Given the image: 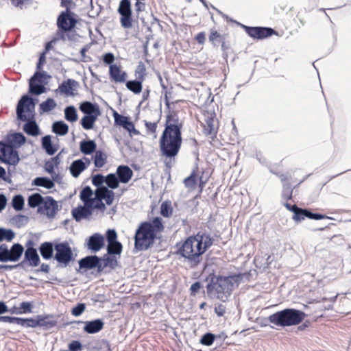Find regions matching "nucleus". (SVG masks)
Returning <instances> with one entry per match:
<instances>
[{
    "label": "nucleus",
    "mask_w": 351,
    "mask_h": 351,
    "mask_svg": "<svg viewBox=\"0 0 351 351\" xmlns=\"http://www.w3.org/2000/svg\"><path fill=\"white\" fill-rule=\"evenodd\" d=\"M182 124L178 115L169 112L166 117L165 130L160 136L159 145L162 156L172 158L176 157L181 148Z\"/></svg>",
    "instance_id": "1"
},
{
    "label": "nucleus",
    "mask_w": 351,
    "mask_h": 351,
    "mask_svg": "<svg viewBox=\"0 0 351 351\" xmlns=\"http://www.w3.org/2000/svg\"><path fill=\"white\" fill-rule=\"evenodd\" d=\"M208 279L206 287L208 297L226 302L241 282V270L238 268L236 271H229L226 275H210Z\"/></svg>",
    "instance_id": "2"
},
{
    "label": "nucleus",
    "mask_w": 351,
    "mask_h": 351,
    "mask_svg": "<svg viewBox=\"0 0 351 351\" xmlns=\"http://www.w3.org/2000/svg\"><path fill=\"white\" fill-rule=\"evenodd\" d=\"M164 228L162 219L160 217H154L151 221L141 222L134 237V250L140 252L151 248L157 238V234L162 232Z\"/></svg>",
    "instance_id": "3"
},
{
    "label": "nucleus",
    "mask_w": 351,
    "mask_h": 351,
    "mask_svg": "<svg viewBox=\"0 0 351 351\" xmlns=\"http://www.w3.org/2000/svg\"><path fill=\"white\" fill-rule=\"evenodd\" d=\"M27 138L25 135L16 132L7 134L5 139L1 141L2 145L1 150L5 156L4 163L16 166L20 161L18 148H20L26 143Z\"/></svg>",
    "instance_id": "4"
},
{
    "label": "nucleus",
    "mask_w": 351,
    "mask_h": 351,
    "mask_svg": "<svg viewBox=\"0 0 351 351\" xmlns=\"http://www.w3.org/2000/svg\"><path fill=\"white\" fill-rule=\"evenodd\" d=\"M306 317L305 313L295 308H285L268 317L270 323L278 326H291L298 325Z\"/></svg>",
    "instance_id": "5"
},
{
    "label": "nucleus",
    "mask_w": 351,
    "mask_h": 351,
    "mask_svg": "<svg viewBox=\"0 0 351 351\" xmlns=\"http://www.w3.org/2000/svg\"><path fill=\"white\" fill-rule=\"evenodd\" d=\"M178 254L184 258L187 264L191 268L197 267L202 261V250H199L194 235L190 236L182 243L178 248Z\"/></svg>",
    "instance_id": "6"
},
{
    "label": "nucleus",
    "mask_w": 351,
    "mask_h": 351,
    "mask_svg": "<svg viewBox=\"0 0 351 351\" xmlns=\"http://www.w3.org/2000/svg\"><path fill=\"white\" fill-rule=\"evenodd\" d=\"M38 99L32 98L27 94L21 96L18 101L16 107V114L18 121L27 120L25 114H32V117L36 115L35 106L38 102Z\"/></svg>",
    "instance_id": "7"
},
{
    "label": "nucleus",
    "mask_w": 351,
    "mask_h": 351,
    "mask_svg": "<svg viewBox=\"0 0 351 351\" xmlns=\"http://www.w3.org/2000/svg\"><path fill=\"white\" fill-rule=\"evenodd\" d=\"M55 251L53 258L60 267H67L74 260L72 249L67 241L55 243Z\"/></svg>",
    "instance_id": "8"
},
{
    "label": "nucleus",
    "mask_w": 351,
    "mask_h": 351,
    "mask_svg": "<svg viewBox=\"0 0 351 351\" xmlns=\"http://www.w3.org/2000/svg\"><path fill=\"white\" fill-rule=\"evenodd\" d=\"M24 252V247L19 243H14L10 248L8 245L1 243L0 245V262H17Z\"/></svg>",
    "instance_id": "9"
},
{
    "label": "nucleus",
    "mask_w": 351,
    "mask_h": 351,
    "mask_svg": "<svg viewBox=\"0 0 351 351\" xmlns=\"http://www.w3.org/2000/svg\"><path fill=\"white\" fill-rule=\"evenodd\" d=\"M78 22L77 16L72 11H62L57 17L56 25L57 31L62 34L72 29H75Z\"/></svg>",
    "instance_id": "10"
},
{
    "label": "nucleus",
    "mask_w": 351,
    "mask_h": 351,
    "mask_svg": "<svg viewBox=\"0 0 351 351\" xmlns=\"http://www.w3.org/2000/svg\"><path fill=\"white\" fill-rule=\"evenodd\" d=\"M117 12L120 15V23L124 29H130L133 25L132 10L130 0H121Z\"/></svg>",
    "instance_id": "11"
},
{
    "label": "nucleus",
    "mask_w": 351,
    "mask_h": 351,
    "mask_svg": "<svg viewBox=\"0 0 351 351\" xmlns=\"http://www.w3.org/2000/svg\"><path fill=\"white\" fill-rule=\"evenodd\" d=\"M243 29H245L249 36L258 40L267 38L276 34V31L271 27H249L243 24Z\"/></svg>",
    "instance_id": "12"
},
{
    "label": "nucleus",
    "mask_w": 351,
    "mask_h": 351,
    "mask_svg": "<svg viewBox=\"0 0 351 351\" xmlns=\"http://www.w3.org/2000/svg\"><path fill=\"white\" fill-rule=\"evenodd\" d=\"M305 218L310 219L320 220L323 219H333L330 217H328L321 213H314L308 208H302L298 206L296 210L293 212L292 219L295 222H300L304 220Z\"/></svg>",
    "instance_id": "13"
},
{
    "label": "nucleus",
    "mask_w": 351,
    "mask_h": 351,
    "mask_svg": "<svg viewBox=\"0 0 351 351\" xmlns=\"http://www.w3.org/2000/svg\"><path fill=\"white\" fill-rule=\"evenodd\" d=\"M101 258L97 255H89L81 258L78 261L79 267L85 271L96 269L97 272H102Z\"/></svg>",
    "instance_id": "14"
},
{
    "label": "nucleus",
    "mask_w": 351,
    "mask_h": 351,
    "mask_svg": "<svg viewBox=\"0 0 351 351\" xmlns=\"http://www.w3.org/2000/svg\"><path fill=\"white\" fill-rule=\"evenodd\" d=\"M105 245V238L101 234L96 232L88 237L84 243V246L92 252L96 253L100 251Z\"/></svg>",
    "instance_id": "15"
},
{
    "label": "nucleus",
    "mask_w": 351,
    "mask_h": 351,
    "mask_svg": "<svg viewBox=\"0 0 351 351\" xmlns=\"http://www.w3.org/2000/svg\"><path fill=\"white\" fill-rule=\"evenodd\" d=\"M58 210V205L57 202L51 196H47L42 204L39 206L38 211L45 213L49 218H53Z\"/></svg>",
    "instance_id": "16"
},
{
    "label": "nucleus",
    "mask_w": 351,
    "mask_h": 351,
    "mask_svg": "<svg viewBox=\"0 0 351 351\" xmlns=\"http://www.w3.org/2000/svg\"><path fill=\"white\" fill-rule=\"evenodd\" d=\"M23 253L24 258L20 263H19V265H20L21 268H25L26 265L29 267H37L40 265V258L36 249H26L25 250H24Z\"/></svg>",
    "instance_id": "17"
},
{
    "label": "nucleus",
    "mask_w": 351,
    "mask_h": 351,
    "mask_svg": "<svg viewBox=\"0 0 351 351\" xmlns=\"http://www.w3.org/2000/svg\"><path fill=\"white\" fill-rule=\"evenodd\" d=\"M194 237L196 239V244L199 245V250H202L203 254L213 245L215 241L214 237L206 230L198 232Z\"/></svg>",
    "instance_id": "18"
},
{
    "label": "nucleus",
    "mask_w": 351,
    "mask_h": 351,
    "mask_svg": "<svg viewBox=\"0 0 351 351\" xmlns=\"http://www.w3.org/2000/svg\"><path fill=\"white\" fill-rule=\"evenodd\" d=\"M215 117L214 112H206L204 114V122L202 123L203 127L204 134L206 136H215L217 132V129L215 125Z\"/></svg>",
    "instance_id": "19"
},
{
    "label": "nucleus",
    "mask_w": 351,
    "mask_h": 351,
    "mask_svg": "<svg viewBox=\"0 0 351 351\" xmlns=\"http://www.w3.org/2000/svg\"><path fill=\"white\" fill-rule=\"evenodd\" d=\"M25 115L27 119L22 121L23 122H25L23 127V131L29 136H38L40 134V129L36 121L35 116H33L32 118V114H25Z\"/></svg>",
    "instance_id": "20"
},
{
    "label": "nucleus",
    "mask_w": 351,
    "mask_h": 351,
    "mask_svg": "<svg viewBox=\"0 0 351 351\" xmlns=\"http://www.w3.org/2000/svg\"><path fill=\"white\" fill-rule=\"evenodd\" d=\"M78 324H84V331L87 334H95L100 332L104 326V322L101 319H95L90 321H78Z\"/></svg>",
    "instance_id": "21"
},
{
    "label": "nucleus",
    "mask_w": 351,
    "mask_h": 351,
    "mask_svg": "<svg viewBox=\"0 0 351 351\" xmlns=\"http://www.w3.org/2000/svg\"><path fill=\"white\" fill-rule=\"evenodd\" d=\"M79 109L84 114V115L98 117L101 114V110L99 105L97 103H93L89 101L81 102Z\"/></svg>",
    "instance_id": "22"
},
{
    "label": "nucleus",
    "mask_w": 351,
    "mask_h": 351,
    "mask_svg": "<svg viewBox=\"0 0 351 351\" xmlns=\"http://www.w3.org/2000/svg\"><path fill=\"white\" fill-rule=\"evenodd\" d=\"M71 214L73 219L79 222L83 219H88L93 213L88 204H85L84 206L79 205L77 207L73 208Z\"/></svg>",
    "instance_id": "23"
},
{
    "label": "nucleus",
    "mask_w": 351,
    "mask_h": 351,
    "mask_svg": "<svg viewBox=\"0 0 351 351\" xmlns=\"http://www.w3.org/2000/svg\"><path fill=\"white\" fill-rule=\"evenodd\" d=\"M109 75L111 80L116 83L125 82L127 77L126 72L121 71V66L117 64L109 66Z\"/></svg>",
    "instance_id": "24"
},
{
    "label": "nucleus",
    "mask_w": 351,
    "mask_h": 351,
    "mask_svg": "<svg viewBox=\"0 0 351 351\" xmlns=\"http://www.w3.org/2000/svg\"><path fill=\"white\" fill-rule=\"evenodd\" d=\"M79 86V83L75 80L67 79L64 80L58 87L60 93L68 96L74 95L73 91Z\"/></svg>",
    "instance_id": "25"
},
{
    "label": "nucleus",
    "mask_w": 351,
    "mask_h": 351,
    "mask_svg": "<svg viewBox=\"0 0 351 351\" xmlns=\"http://www.w3.org/2000/svg\"><path fill=\"white\" fill-rule=\"evenodd\" d=\"M115 174L121 183L126 184L133 176V171L128 165H121L117 168Z\"/></svg>",
    "instance_id": "26"
},
{
    "label": "nucleus",
    "mask_w": 351,
    "mask_h": 351,
    "mask_svg": "<svg viewBox=\"0 0 351 351\" xmlns=\"http://www.w3.org/2000/svg\"><path fill=\"white\" fill-rule=\"evenodd\" d=\"M55 242L45 241L40 244L38 250L43 258L49 260L54 256Z\"/></svg>",
    "instance_id": "27"
},
{
    "label": "nucleus",
    "mask_w": 351,
    "mask_h": 351,
    "mask_svg": "<svg viewBox=\"0 0 351 351\" xmlns=\"http://www.w3.org/2000/svg\"><path fill=\"white\" fill-rule=\"evenodd\" d=\"M54 315H38L39 327L43 330H50L57 325V321L54 319Z\"/></svg>",
    "instance_id": "28"
},
{
    "label": "nucleus",
    "mask_w": 351,
    "mask_h": 351,
    "mask_svg": "<svg viewBox=\"0 0 351 351\" xmlns=\"http://www.w3.org/2000/svg\"><path fill=\"white\" fill-rule=\"evenodd\" d=\"M97 144L94 140L84 139L80 143V150L84 155H90L97 151Z\"/></svg>",
    "instance_id": "29"
},
{
    "label": "nucleus",
    "mask_w": 351,
    "mask_h": 351,
    "mask_svg": "<svg viewBox=\"0 0 351 351\" xmlns=\"http://www.w3.org/2000/svg\"><path fill=\"white\" fill-rule=\"evenodd\" d=\"M101 258V265L102 271L106 267H110L111 269H114L118 265L117 258L114 255L105 254Z\"/></svg>",
    "instance_id": "30"
},
{
    "label": "nucleus",
    "mask_w": 351,
    "mask_h": 351,
    "mask_svg": "<svg viewBox=\"0 0 351 351\" xmlns=\"http://www.w3.org/2000/svg\"><path fill=\"white\" fill-rule=\"evenodd\" d=\"M47 82H36L34 78L29 80V93L34 95H40L46 90L45 85Z\"/></svg>",
    "instance_id": "31"
},
{
    "label": "nucleus",
    "mask_w": 351,
    "mask_h": 351,
    "mask_svg": "<svg viewBox=\"0 0 351 351\" xmlns=\"http://www.w3.org/2000/svg\"><path fill=\"white\" fill-rule=\"evenodd\" d=\"M41 146L45 152L49 155H53L58 150V147L51 141V135H45L41 138Z\"/></svg>",
    "instance_id": "32"
},
{
    "label": "nucleus",
    "mask_w": 351,
    "mask_h": 351,
    "mask_svg": "<svg viewBox=\"0 0 351 351\" xmlns=\"http://www.w3.org/2000/svg\"><path fill=\"white\" fill-rule=\"evenodd\" d=\"M20 325L24 328H36L39 327V319L38 315L35 317H29V318H23L19 317L16 318V324Z\"/></svg>",
    "instance_id": "33"
},
{
    "label": "nucleus",
    "mask_w": 351,
    "mask_h": 351,
    "mask_svg": "<svg viewBox=\"0 0 351 351\" xmlns=\"http://www.w3.org/2000/svg\"><path fill=\"white\" fill-rule=\"evenodd\" d=\"M282 182L283 189L282 192V198L285 200H289L292 198L293 189L289 182L287 181V177L284 174L278 175Z\"/></svg>",
    "instance_id": "34"
},
{
    "label": "nucleus",
    "mask_w": 351,
    "mask_h": 351,
    "mask_svg": "<svg viewBox=\"0 0 351 351\" xmlns=\"http://www.w3.org/2000/svg\"><path fill=\"white\" fill-rule=\"evenodd\" d=\"M86 169V166L84 165L82 160H75L72 162L69 167L71 174L74 178H77Z\"/></svg>",
    "instance_id": "35"
},
{
    "label": "nucleus",
    "mask_w": 351,
    "mask_h": 351,
    "mask_svg": "<svg viewBox=\"0 0 351 351\" xmlns=\"http://www.w3.org/2000/svg\"><path fill=\"white\" fill-rule=\"evenodd\" d=\"M51 130L58 136H64L69 132V125L63 121H56L53 123Z\"/></svg>",
    "instance_id": "36"
},
{
    "label": "nucleus",
    "mask_w": 351,
    "mask_h": 351,
    "mask_svg": "<svg viewBox=\"0 0 351 351\" xmlns=\"http://www.w3.org/2000/svg\"><path fill=\"white\" fill-rule=\"evenodd\" d=\"M32 185L36 186H41L47 189H51L54 187L55 184L53 183V180L48 177L40 176L36 177L32 181Z\"/></svg>",
    "instance_id": "37"
},
{
    "label": "nucleus",
    "mask_w": 351,
    "mask_h": 351,
    "mask_svg": "<svg viewBox=\"0 0 351 351\" xmlns=\"http://www.w3.org/2000/svg\"><path fill=\"white\" fill-rule=\"evenodd\" d=\"M56 36H57L58 40H61L62 41L69 40L72 42L77 41L79 37V34L76 32L75 29L63 32L62 34L59 32H56Z\"/></svg>",
    "instance_id": "38"
},
{
    "label": "nucleus",
    "mask_w": 351,
    "mask_h": 351,
    "mask_svg": "<svg viewBox=\"0 0 351 351\" xmlns=\"http://www.w3.org/2000/svg\"><path fill=\"white\" fill-rule=\"evenodd\" d=\"M44 199L45 197H43L40 193H34L28 197L27 204L30 208H35L38 207V209L39 206H42Z\"/></svg>",
    "instance_id": "39"
},
{
    "label": "nucleus",
    "mask_w": 351,
    "mask_h": 351,
    "mask_svg": "<svg viewBox=\"0 0 351 351\" xmlns=\"http://www.w3.org/2000/svg\"><path fill=\"white\" fill-rule=\"evenodd\" d=\"M143 81L136 79L128 80L125 83L127 88L134 94H139L142 91Z\"/></svg>",
    "instance_id": "40"
},
{
    "label": "nucleus",
    "mask_w": 351,
    "mask_h": 351,
    "mask_svg": "<svg viewBox=\"0 0 351 351\" xmlns=\"http://www.w3.org/2000/svg\"><path fill=\"white\" fill-rule=\"evenodd\" d=\"M106 250L109 254L120 256L123 251V245L119 241L110 243L106 246Z\"/></svg>",
    "instance_id": "41"
},
{
    "label": "nucleus",
    "mask_w": 351,
    "mask_h": 351,
    "mask_svg": "<svg viewBox=\"0 0 351 351\" xmlns=\"http://www.w3.org/2000/svg\"><path fill=\"white\" fill-rule=\"evenodd\" d=\"M64 119L69 122H75L78 119L77 110L74 106H68L64 110Z\"/></svg>",
    "instance_id": "42"
},
{
    "label": "nucleus",
    "mask_w": 351,
    "mask_h": 351,
    "mask_svg": "<svg viewBox=\"0 0 351 351\" xmlns=\"http://www.w3.org/2000/svg\"><path fill=\"white\" fill-rule=\"evenodd\" d=\"M60 153L45 162V169L49 174L54 173V168L60 163Z\"/></svg>",
    "instance_id": "43"
},
{
    "label": "nucleus",
    "mask_w": 351,
    "mask_h": 351,
    "mask_svg": "<svg viewBox=\"0 0 351 351\" xmlns=\"http://www.w3.org/2000/svg\"><path fill=\"white\" fill-rule=\"evenodd\" d=\"M93 159L95 167L97 168H101L106 163L107 156L102 151L97 150L95 152Z\"/></svg>",
    "instance_id": "44"
},
{
    "label": "nucleus",
    "mask_w": 351,
    "mask_h": 351,
    "mask_svg": "<svg viewBox=\"0 0 351 351\" xmlns=\"http://www.w3.org/2000/svg\"><path fill=\"white\" fill-rule=\"evenodd\" d=\"M105 183L106 184V187H108V189H111L110 190H113L119 187L120 181L115 173H110L106 176Z\"/></svg>",
    "instance_id": "45"
},
{
    "label": "nucleus",
    "mask_w": 351,
    "mask_h": 351,
    "mask_svg": "<svg viewBox=\"0 0 351 351\" xmlns=\"http://www.w3.org/2000/svg\"><path fill=\"white\" fill-rule=\"evenodd\" d=\"M97 117L84 115L81 119L80 124L84 130H92L94 128L95 123L97 120Z\"/></svg>",
    "instance_id": "46"
},
{
    "label": "nucleus",
    "mask_w": 351,
    "mask_h": 351,
    "mask_svg": "<svg viewBox=\"0 0 351 351\" xmlns=\"http://www.w3.org/2000/svg\"><path fill=\"white\" fill-rule=\"evenodd\" d=\"M15 232L12 229L0 227V242L6 241L10 242L15 237Z\"/></svg>",
    "instance_id": "47"
},
{
    "label": "nucleus",
    "mask_w": 351,
    "mask_h": 351,
    "mask_svg": "<svg viewBox=\"0 0 351 351\" xmlns=\"http://www.w3.org/2000/svg\"><path fill=\"white\" fill-rule=\"evenodd\" d=\"M93 194L92 189L89 186H84L80 191V197L84 204H88Z\"/></svg>",
    "instance_id": "48"
},
{
    "label": "nucleus",
    "mask_w": 351,
    "mask_h": 351,
    "mask_svg": "<svg viewBox=\"0 0 351 351\" xmlns=\"http://www.w3.org/2000/svg\"><path fill=\"white\" fill-rule=\"evenodd\" d=\"M28 221L29 218L27 216L21 214L16 215L11 219L12 223L18 228L25 226L28 223Z\"/></svg>",
    "instance_id": "49"
},
{
    "label": "nucleus",
    "mask_w": 351,
    "mask_h": 351,
    "mask_svg": "<svg viewBox=\"0 0 351 351\" xmlns=\"http://www.w3.org/2000/svg\"><path fill=\"white\" fill-rule=\"evenodd\" d=\"M56 102L53 98H47L40 104V110L42 112H48L56 106Z\"/></svg>",
    "instance_id": "50"
},
{
    "label": "nucleus",
    "mask_w": 351,
    "mask_h": 351,
    "mask_svg": "<svg viewBox=\"0 0 351 351\" xmlns=\"http://www.w3.org/2000/svg\"><path fill=\"white\" fill-rule=\"evenodd\" d=\"M12 206L16 211H21L23 209L25 199L23 195L19 194L13 197L12 199Z\"/></svg>",
    "instance_id": "51"
},
{
    "label": "nucleus",
    "mask_w": 351,
    "mask_h": 351,
    "mask_svg": "<svg viewBox=\"0 0 351 351\" xmlns=\"http://www.w3.org/2000/svg\"><path fill=\"white\" fill-rule=\"evenodd\" d=\"M89 207L91 208V210L93 211L94 208H97L101 211H104L106 208L105 204L102 201L101 197H94L90 199V202L88 204Z\"/></svg>",
    "instance_id": "52"
},
{
    "label": "nucleus",
    "mask_w": 351,
    "mask_h": 351,
    "mask_svg": "<svg viewBox=\"0 0 351 351\" xmlns=\"http://www.w3.org/2000/svg\"><path fill=\"white\" fill-rule=\"evenodd\" d=\"M106 176H104L101 173H97L92 176V184L97 187L100 191L104 190L105 187L103 184L105 183Z\"/></svg>",
    "instance_id": "53"
},
{
    "label": "nucleus",
    "mask_w": 351,
    "mask_h": 351,
    "mask_svg": "<svg viewBox=\"0 0 351 351\" xmlns=\"http://www.w3.org/2000/svg\"><path fill=\"white\" fill-rule=\"evenodd\" d=\"M102 199H105L107 205H111L114 201V193L112 190L108 189V187H104V190L101 191Z\"/></svg>",
    "instance_id": "54"
},
{
    "label": "nucleus",
    "mask_w": 351,
    "mask_h": 351,
    "mask_svg": "<svg viewBox=\"0 0 351 351\" xmlns=\"http://www.w3.org/2000/svg\"><path fill=\"white\" fill-rule=\"evenodd\" d=\"M31 78H34V80L38 82L47 83V80L51 78V76L47 73L46 71H38L34 73V74L31 77Z\"/></svg>",
    "instance_id": "55"
},
{
    "label": "nucleus",
    "mask_w": 351,
    "mask_h": 351,
    "mask_svg": "<svg viewBox=\"0 0 351 351\" xmlns=\"http://www.w3.org/2000/svg\"><path fill=\"white\" fill-rule=\"evenodd\" d=\"M215 339V335L214 334L206 332L202 336L199 342L204 346H210L213 343Z\"/></svg>",
    "instance_id": "56"
},
{
    "label": "nucleus",
    "mask_w": 351,
    "mask_h": 351,
    "mask_svg": "<svg viewBox=\"0 0 351 351\" xmlns=\"http://www.w3.org/2000/svg\"><path fill=\"white\" fill-rule=\"evenodd\" d=\"M209 40L214 46H219L221 43H223V38L217 31H212L209 35Z\"/></svg>",
    "instance_id": "57"
},
{
    "label": "nucleus",
    "mask_w": 351,
    "mask_h": 351,
    "mask_svg": "<svg viewBox=\"0 0 351 351\" xmlns=\"http://www.w3.org/2000/svg\"><path fill=\"white\" fill-rule=\"evenodd\" d=\"M173 208L168 202H164L160 206V215L165 217H169L171 215Z\"/></svg>",
    "instance_id": "58"
},
{
    "label": "nucleus",
    "mask_w": 351,
    "mask_h": 351,
    "mask_svg": "<svg viewBox=\"0 0 351 351\" xmlns=\"http://www.w3.org/2000/svg\"><path fill=\"white\" fill-rule=\"evenodd\" d=\"M146 68L145 65L143 62H139L135 70V75L136 79L141 81H144V77L145 75Z\"/></svg>",
    "instance_id": "59"
},
{
    "label": "nucleus",
    "mask_w": 351,
    "mask_h": 351,
    "mask_svg": "<svg viewBox=\"0 0 351 351\" xmlns=\"http://www.w3.org/2000/svg\"><path fill=\"white\" fill-rule=\"evenodd\" d=\"M117 233L114 229H108L106 232L104 238L108 243L117 241Z\"/></svg>",
    "instance_id": "60"
},
{
    "label": "nucleus",
    "mask_w": 351,
    "mask_h": 351,
    "mask_svg": "<svg viewBox=\"0 0 351 351\" xmlns=\"http://www.w3.org/2000/svg\"><path fill=\"white\" fill-rule=\"evenodd\" d=\"M113 117L114 119V123L116 125H118L121 127H123V125L128 121L130 119L129 117L123 116L119 114L117 112L114 111L113 113Z\"/></svg>",
    "instance_id": "61"
},
{
    "label": "nucleus",
    "mask_w": 351,
    "mask_h": 351,
    "mask_svg": "<svg viewBox=\"0 0 351 351\" xmlns=\"http://www.w3.org/2000/svg\"><path fill=\"white\" fill-rule=\"evenodd\" d=\"M86 309V304L84 303H77L71 309V314L73 316L78 317L81 315Z\"/></svg>",
    "instance_id": "62"
},
{
    "label": "nucleus",
    "mask_w": 351,
    "mask_h": 351,
    "mask_svg": "<svg viewBox=\"0 0 351 351\" xmlns=\"http://www.w3.org/2000/svg\"><path fill=\"white\" fill-rule=\"evenodd\" d=\"M19 307L22 314L30 313L32 312L33 304L32 302H22Z\"/></svg>",
    "instance_id": "63"
},
{
    "label": "nucleus",
    "mask_w": 351,
    "mask_h": 351,
    "mask_svg": "<svg viewBox=\"0 0 351 351\" xmlns=\"http://www.w3.org/2000/svg\"><path fill=\"white\" fill-rule=\"evenodd\" d=\"M69 351H80L82 348V343L78 340H73L69 343Z\"/></svg>",
    "instance_id": "64"
}]
</instances>
